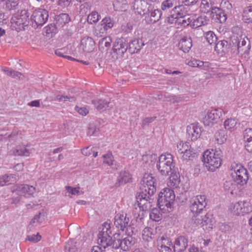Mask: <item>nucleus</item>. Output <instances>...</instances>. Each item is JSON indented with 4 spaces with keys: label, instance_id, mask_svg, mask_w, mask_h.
<instances>
[{
    "label": "nucleus",
    "instance_id": "53",
    "mask_svg": "<svg viewBox=\"0 0 252 252\" xmlns=\"http://www.w3.org/2000/svg\"><path fill=\"white\" fill-rule=\"evenodd\" d=\"M104 160L103 162L107 164L109 166H112L114 165V158L111 152H108L107 154H104L102 156Z\"/></svg>",
    "mask_w": 252,
    "mask_h": 252
},
{
    "label": "nucleus",
    "instance_id": "48",
    "mask_svg": "<svg viewBox=\"0 0 252 252\" xmlns=\"http://www.w3.org/2000/svg\"><path fill=\"white\" fill-rule=\"evenodd\" d=\"M107 32V30L100 22V23L98 24L95 28L94 34L98 37H102L104 34H106Z\"/></svg>",
    "mask_w": 252,
    "mask_h": 252
},
{
    "label": "nucleus",
    "instance_id": "31",
    "mask_svg": "<svg viewBox=\"0 0 252 252\" xmlns=\"http://www.w3.org/2000/svg\"><path fill=\"white\" fill-rule=\"evenodd\" d=\"M131 179V175L128 172L126 171H121L118 177L116 184H119L118 186L125 184L130 182Z\"/></svg>",
    "mask_w": 252,
    "mask_h": 252
},
{
    "label": "nucleus",
    "instance_id": "52",
    "mask_svg": "<svg viewBox=\"0 0 252 252\" xmlns=\"http://www.w3.org/2000/svg\"><path fill=\"white\" fill-rule=\"evenodd\" d=\"M242 204V215L252 212V205L249 201H243Z\"/></svg>",
    "mask_w": 252,
    "mask_h": 252
},
{
    "label": "nucleus",
    "instance_id": "38",
    "mask_svg": "<svg viewBox=\"0 0 252 252\" xmlns=\"http://www.w3.org/2000/svg\"><path fill=\"white\" fill-rule=\"evenodd\" d=\"M243 19L247 23H252V6L246 7L243 13Z\"/></svg>",
    "mask_w": 252,
    "mask_h": 252
},
{
    "label": "nucleus",
    "instance_id": "33",
    "mask_svg": "<svg viewBox=\"0 0 252 252\" xmlns=\"http://www.w3.org/2000/svg\"><path fill=\"white\" fill-rule=\"evenodd\" d=\"M80 244L74 240H69L64 246L65 252H75L78 251Z\"/></svg>",
    "mask_w": 252,
    "mask_h": 252
},
{
    "label": "nucleus",
    "instance_id": "63",
    "mask_svg": "<svg viewBox=\"0 0 252 252\" xmlns=\"http://www.w3.org/2000/svg\"><path fill=\"white\" fill-rule=\"evenodd\" d=\"M56 100L59 101H75V98L72 96H68L67 95H57L56 97Z\"/></svg>",
    "mask_w": 252,
    "mask_h": 252
},
{
    "label": "nucleus",
    "instance_id": "45",
    "mask_svg": "<svg viewBox=\"0 0 252 252\" xmlns=\"http://www.w3.org/2000/svg\"><path fill=\"white\" fill-rule=\"evenodd\" d=\"M70 17L68 14L62 13L59 15L57 18V24L62 27L70 21Z\"/></svg>",
    "mask_w": 252,
    "mask_h": 252
},
{
    "label": "nucleus",
    "instance_id": "61",
    "mask_svg": "<svg viewBox=\"0 0 252 252\" xmlns=\"http://www.w3.org/2000/svg\"><path fill=\"white\" fill-rule=\"evenodd\" d=\"M41 239V236L38 233L37 234H32L28 235L26 240H28L32 243H37Z\"/></svg>",
    "mask_w": 252,
    "mask_h": 252
},
{
    "label": "nucleus",
    "instance_id": "27",
    "mask_svg": "<svg viewBox=\"0 0 252 252\" xmlns=\"http://www.w3.org/2000/svg\"><path fill=\"white\" fill-rule=\"evenodd\" d=\"M15 156L28 157L32 153V150L24 146H18L12 151Z\"/></svg>",
    "mask_w": 252,
    "mask_h": 252
},
{
    "label": "nucleus",
    "instance_id": "64",
    "mask_svg": "<svg viewBox=\"0 0 252 252\" xmlns=\"http://www.w3.org/2000/svg\"><path fill=\"white\" fill-rule=\"evenodd\" d=\"M157 156L155 154L146 155L143 156L142 159L144 161L151 163L156 159Z\"/></svg>",
    "mask_w": 252,
    "mask_h": 252
},
{
    "label": "nucleus",
    "instance_id": "8",
    "mask_svg": "<svg viewBox=\"0 0 252 252\" xmlns=\"http://www.w3.org/2000/svg\"><path fill=\"white\" fill-rule=\"evenodd\" d=\"M207 204L205 195H198L193 196L189 200V209L191 212L197 215L201 213Z\"/></svg>",
    "mask_w": 252,
    "mask_h": 252
},
{
    "label": "nucleus",
    "instance_id": "41",
    "mask_svg": "<svg viewBox=\"0 0 252 252\" xmlns=\"http://www.w3.org/2000/svg\"><path fill=\"white\" fill-rule=\"evenodd\" d=\"M242 201H239L231 205L230 209L232 213L236 215H242Z\"/></svg>",
    "mask_w": 252,
    "mask_h": 252
},
{
    "label": "nucleus",
    "instance_id": "55",
    "mask_svg": "<svg viewBox=\"0 0 252 252\" xmlns=\"http://www.w3.org/2000/svg\"><path fill=\"white\" fill-rule=\"evenodd\" d=\"M189 146L187 143L183 141L178 142L177 144V150L178 154L181 156L184 152L188 150Z\"/></svg>",
    "mask_w": 252,
    "mask_h": 252
},
{
    "label": "nucleus",
    "instance_id": "51",
    "mask_svg": "<svg viewBox=\"0 0 252 252\" xmlns=\"http://www.w3.org/2000/svg\"><path fill=\"white\" fill-rule=\"evenodd\" d=\"M162 15L161 12L159 9H154L151 12L150 21L151 23H155L158 22Z\"/></svg>",
    "mask_w": 252,
    "mask_h": 252
},
{
    "label": "nucleus",
    "instance_id": "12",
    "mask_svg": "<svg viewBox=\"0 0 252 252\" xmlns=\"http://www.w3.org/2000/svg\"><path fill=\"white\" fill-rule=\"evenodd\" d=\"M114 225L122 231L127 229L129 226V219L126 214L122 212L116 214L114 218Z\"/></svg>",
    "mask_w": 252,
    "mask_h": 252
},
{
    "label": "nucleus",
    "instance_id": "28",
    "mask_svg": "<svg viewBox=\"0 0 252 252\" xmlns=\"http://www.w3.org/2000/svg\"><path fill=\"white\" fill-rule=\"evenodd\" d=\"M180 182L179 174L172 173L170 177L167 185L170 188V189H176L179 188Z\"/></svg>",
    "mask_w": 252,
    "mask_h": 252
},
{
    "label": "nucleus",
    "instance_id": "40",
    "mask_svg": "<svg viewBox=\"0 0 252 252\" xmlns=\"http://www.w3.org/2000/svg\"><path fill=\"white\" fill-rule=\"evenodd\" d=\"M2 70L7 76H11L13 78L18 77L20 79H23L24 78V75H23L21 73L14 70L11 68H2Z\"/></svg>",
    "mask_w": 252,
    "mask_h": 252
},
{
    "label": "nucleus",
    "instance_id": "16",
    "mask_svg": "<svg viewBox=\"0 0 252 252\" xmlns=\"http://www.w3.org/2000/svg\"><path fill=\"white\" fill-rule=\"evenodd\" d=\"M116 241L118 244V246L116 245L115 246L114 245L113 246V248H116V249L121 248L122 250L124 251H128L132 246L134 244V240L131 236H128L124 238L122 240L117 239Z\"/></svg>",
    "mask_w": 252,
    "mask_h": 252
},
{
    "label": "nucleus",
    "instance_id": "13",
    "mask_svg": "<svg viewBox=\"0 0 252 252\" xmlns=\"http://www.w3.org/2000/svg\"><path fill=\"white\" fill-rule=\"evenodd\" d=\"M221 116V112L218 109L208 111L203 118V124L206 126H212L219 121Z\"/></svg>",
    "mask_w": 252,
    "mask_h": 252
},
{
    "label": "nucleus",
    "instance_id": "47",
    "mask_svg": "<svg viewBox=\"0 0 252 252\" xmlns=\"http://www.w3.org/2000/svg\"><path fill=\"white\" fill-rule=\"evenodd\" d=\"M150 218L153 220L158 221L162 219V214L158 209L154 208L150 213Z\"/></svg>",
    "mask_w": 252,
    "mask_h": 252
},
{
    "label": "nucleus",
    "instance_id": "20",
    "mask_svg": "<svg viewBox=\"0 0 252 252\" xmlns=\"http://www.w3.org/2000/svg\"><path fill=\"white\" fill-rule=\"evenodd\" d=\"M17 190L21 195L26 197H30L35 193V188L28 185H21L18 186Z\"/></svg>",
    "mask_w": 252,
    "mask_h": 252
},
{
    "label": "nucleus",
    "instance_id": "19",
    "mask_svg": "<svg viewBox=\"0 0 252 252\" xmlns=\"http://www.w3.org/2000/svg\"><path fill=\"white\" fill-rule=\"evenodd\" d=\"M187 133L188 138L190 139L192 141H194L200 137L201 130L197 126L191 124L187 126Z\"/></svg>",
    "mask_w": 252,
    "mask_h": 252
},
{
    "label": "nucleus",
    "instance_id": "59",
    "mask_svg": "<svg viewBox=\"0 0 252 252\" xmlns=\"http://www.w3.org/2000/svg\"><path fill=\"white\" fill-rule=\"evenodd\" d=\"M193 18L191 16H187L186 18H180L179 19L178 22L181 24L182 26L185 27L192 23Z\"/></svg>",
    "mask_w": 252,
    "mask_h": 252
},
{
    "label": "nucleus",
    "instance_id": "3",
    "mask_svg": "<svg viewBox=\"0 0 252 252\" xmlns=\"http://www.w3.org/2000/svg\"><path fill=\"white\" fill-rule=\"evenodd\" d=\"M175 198L174 191L169 188L163 189L158 194V204L159 208L165 212H170L173 207Z\"/></svg>",
    "mask_w": 252,
    "mask_h": 252
},
{
    "label": "nucleus",
    "instance_id": "50",
    "mask_svg": "<svg viewBox=\"0 0 252 252\" xmlns=\"http://www.w3.org/2000/svg\"><path fill=\"white\" fill-rule=\"evenodd\" d=\"M211 0H202L200 4V8L204 13H207L212 10Z\"/></svg>",
    "mask_w": 252,
    "mask_h": 252
},
{
    "label": "nucleus",
    "instance_id": "43",
    "mask_svg": "<svg viewBox=\"0 0 252 252\" xmlns=\"http://www.w3.org/2000/svg\"><path fill=\"white\" fill-rule=\"evenodd\" d=\"M101 23L107 31H108L113 27L115 21L113 18H111L110 16H107L103 18L101 21Z\"/></svg>",
    "mask_w": 252,
    "mask_h": 252
},
{
    "label": "nucleus",
    "instance_id": "62",
    "mask_svg": "<svg viewBox=\"0 0 252 252\" xmlns=\"http://www.w3.org/2000/svg\"><path fill=\"white\" fill-rule=\"evenodd\" d=\"M45 32L47 36L49 35L50 34L55 33L56 32V28L54 24H50L45 27Z\"/></svg>",
    "mask_w": 252,
    "mask_h": 252
},
{
    "label": "nucleus",
    "instance_id": "5",
    "mask_svg": "<svg viewBox=\"0 0 252 252\" xmlns=\"http://www.w3.org/2000/svg\"><path fill=\"white\" fill-rule=\"evenodd\" d=\"M156 167L161 175L167 176L174 167L173 156L168 153L161 154L158 158Z\"/></svg>",
    "mask_w": 252,
    "mask_h": 252
},
{
    "label": "nucleus",
    "instance_id": "21",
    "mask_svg": "<svg viewBox=\"0 0 252 252\" xmlns=\"http://www.w3.org/2000/svg\"><path fill=\"white\" fill-rule=\"evenodd\" d=\"M18 176L16 174H5L0 176V187L8 185L16 182Z\"/></svg>",
    "mask_w": 252,
    "mask_h": 252
},
{
    "label": "nucleus",
    "instance_id": "7",
    "mask_svg": "<svg viewBox=\"0 0 252 252\" xmlns=\"http://www.w3.org/2000/svg\"><path fill=\"white\" fill-rule=\"evenodd\" d=\"M192 221L196 225H200L204 230L207 231L213 229L216 222L213 215L208 213L205 215L197 214L193 217Z\"/></svg>",
    "mask_w": 252,
    "mask_h": 252
},
{
    "label": "nucleus",
    "instance_id": "2",
    "mask_svg": "<svg viewBox=\"0 0 252 252\" xmlns=\"http://www.w3.org/2000/svg\"><path fill=\"white\" fill-rule=\"evenodd\" d=\"M100 230L97 235L98 244L102 247L104 249L111 247L114 242L116 243V241L113 239L112 236L114 234L112 233V227L111 224L108 221H106L102 224L99 228Z\"/></svg>",
    "mask_w": 252,
    "mask_h": 252
},
{
    "label": "nucleus",
    "instance_id": "11",
    "mask_svg": "<svg viewBox=\"0 0 252 252\" xmlns=\"http://www.w3.org/2000/svg\"><path fill=\"white\" fill-rule=\"evenodd\" d=\"M127 49V44L125 39H118L114 43L113 47V56L116 59L122 58Z\"/></svg>",
    "mask_w": 252,
    "mask_h": 252
},
{
    "label": "nucleus",
    "instance_id": "35",
    "mask_svg": "<svg viewBox=\"0 0 252 252\" xmlns=\"http://www.w3.org/2000/svg\"><path fill=\"white\" fill-rule=\"evenodd\" d=\"M111 39L110 37H105L99 40L98 47L100 50H107L110 47Z\"/></svg>",
    "mask_w": 252,
    "mask_h": 252
},
{
    "label": "nucleus",
    "instance_id": "57",
    "mask_svg": "<svg viewBox=\"0 0 252 252\" xmlns=\"http://www.w3.org/2000/svg\"><path fill=\"white\" fill-rule=\"evenodd\" d=\"M65 189L69 193L72 195H79L83 194V191H80V188H72L69 186L65 187Z\"/></svg>",
    "mask_w": 252,
    "mask_h": 252
},
{
    "label": "nucleus",
    "instance_id": "39",
    "mask_svg": "<svg viewBox=\"0 0 252 252\" xmlns=\"http://www.w3.org/2000/svg\"><path fill=\"white\" fill-rule=\"evenodd\" d=\"M113 6L117 11H125L128 7L126 0H115L113 3Z\"/></svg>",
    "mask_w": 252,
    "mask_h": 252
},
{
    "label": "nucleus",
    "instance_id": "58",
    "mask_svg": "<svg viewBox=\"0 0 252 252\" xmlns=\"http://www.w3.org/2000/svg\"><path fill=\"white\" fill-rule=\"evenodd\" d=\"M174 0H164L161 4V9L164 11L171 8L174 5Z\"/></svg>",
    "mask_w": 252,
    "mask_h": 252
},
{
    "label": "nucleus",
    "instance_id": "1",
    "mask_svg": "<svg viewBox=\"0 0 252 252\" xmlns=\"http://www.w3.org/2000/svg\"><path fill=\"white\" fill-rule=\"evenodd\" d=\"M202 161L207 169L214 172L221 164V152L216 149L207 150L203 155Z\"/></svg>",
    "mask_w": 252,
    "mask_h": 252
},
{
    "label": "nucleus",
    "instance_id": "17",
    "mask_svg": "<svg viewBox=\"0 0 252 252\" xmlns=\"http://www.w3.org/2000/svg\"><path fill=\"white\" fill-rule=\"evenodd\" d=\"M152 195L145 193L143 191H140L137 197V201L139 207H142L143 209H147L150 208L151 206L150 197Z\"/></svg>",
    "mask_w": 252,
    "mask_h": 252
},
{
    "label": "nucleus",
    "instance_id": "4",
    "mask_svg": "<svg viewBox=\"0 0 252 252\" xmlns=\"http://www.w3.org/2000/svg\"><path fill=\"white\" fill-rule=\"evenodd\" d=\"M230 46L234 53L246 58L249 54L250 44H247L246 40L241 37L233 35L231 37Z\"/></svg>",
    "mask_w": 252,
    "mask_h": 252
},
{
    "label": "nucleus",
    "instance_id": "22",
    "mask_svg": "<svg viewBox=\"0 0 252 252\" xmlns=\"http://www.w3.org/2000/svg\"><path fill=\"white\" fill-rule=\"evenodd\" d=\"M188 245V241L186 238L184 236H180L176 239L174 249L176 252H182L186 250Z\"/></svg>",
    "mask_w": 252,
    "mask_h": 252
},
{
    "label": "nucleus",
    "instance_id": "24",
    "mask_svg": "<svg viewBox=\"0 0 252 252\" xmlns=\"http://www.w3.org/2000/svg\"><path fill=\"white\" fill-rule=\"evenodd\" d=\"M211 16L213 19L219 21L220 23H224L227 19L225 13L218 7L212 8Z\"/></svg>",
    "mask_w": 252,
    "mask_h": 252
},
{
    "label": "nucleus",
    "instance_id": "25",
    "mask_svg": "<svg viewBox=\"0 0 252 252\" xmlns=\"http://www.w3.org/2000/svg\"><path fill=\"white\" fill-rule=\"evenodd\" d=\"M178 46L179 49L184 52H188L192 47L191 38L188 36H184L180 39Z\"/></svg>",
    "mask_w": 252,
    "mask_h": 252
},
{
    "label": "nucleus",
    "instance_id": "42",
    "mask_svg": "<svg viewBox=\"0 0 252 252\" xmlns=\"http://www.w3.org/2000/svg\"><path fill=\"white\" fill-rule=\"evenodd\" d=\"M158 246H172V243L170 239L166 236L162 235L157 238Z\"/></svg>",
    "mask_w": 252,
    "mask_h": 252
},
{
    "label": "nucleus",
    "instance_id": "46",
    "mask_svg": "<svg viewBox=\"0 0 252 252\" xmlns=\"http://www.w3.org/2000/svg\"><path fill=\"white\" fill-rule=\"evenodd\" d=\"M100 18V15L96 11H93L88 16L87 21L89 24H93L97 22Z\"/></svg>",
    "mask_w": 252,
    "mask_h": 252
},
{
    "label": "nucleus",
    "instance_id": "34",
    "mask_svg": "<svg viewBox=\"0 0 252 252\" xmlns=\"http://www.w3.org/2000/svg\"><path fill=\"white\" fill-rule=\"evenodd\" d=\"M208 20L205 16H200L195 19H193L191 24V27L193 28H197L204 25L207 23Z\"/></svg>",
    "mask_w": 252,
    "mask_h": 252
},
{
    "label": "nucleus",
    "instance_id": "32",
    "mask_svg": "<svg viewBox=\"0 0 252 252\" xmlns=\"http://www.w3.org/2000/svg\"><path fill=\"white\" fill-rule=\"evenodd\" d=\"M196 156V152L189 146L188 150L184 152L181 155V158L184 161H188L192 160Z\"/></svg>",
    "mask_w": 252,
    "mask_h": 252
},
{
    "label": "nucleus",
    "instance_id": "14",
    "mask_svg": "<svg viewBox=\"0 0 252 252\" xmlns=\"http://www.w3.org/2000/svg\"><path fill=\"white\" fill-rule=\"evenodd\" d=\"M160 231L158 226L146 227L142 231V237L143 240L150 242L151 241Z\"/></svg>",
    "mask_w": 252,
    "mask_h": 252
},
{
    "label": "nucleus",
    "instance_id": "30",
    "mask_svg": "<svg viewBox=\"0 0 252 252\" xmlns=\"http://www.w3.org/2000/svg\"><path fill=\"white\" fill-rule=\"evenodd\" d=\"M215 141L218 144L221 145L224 143L227 140V135L225 130L220 129L216 132L215 134Z\"/></svg>",
    "mask_w": 252,
    "mask_h": 252
},
{
    "label": "nucleus",
    "instance_id": "18",
    "mask_svg": "<svg viewBox=\"0 0 252 252\" xmlns=\"http://www.w3.org/2000/svg\"><path fill=\"white\" fill-rule=\"evenodd\" d=\"M94 47L95 42L92 38L85 37L82 39L80 48L84 52L89 53L93 51L94 49Z\"/></svg>",
    "mask_w": 252,
    "mask_h": 252
},
{
    "label": "nucleus",
    "instance_id": "23",
    "mask_svg": "<svg viewBox=\"0 0 252 252\" xmlns=\"http://www.w3.org/2000/svg\"><path fill=\"white\" fill-rule=\"evenodd\" d=\"M172 13H175L176 16L180 18H186L187 16H189L190 11L189 8L186 5H181L174 7L172 10Z\"/></svg>",
    "mask_w": 252,
    "mask_h": 252
},
{
    "label": "nucleus",
    "instance_id": "15",
    "mask_svg": "<svg viewBox=\"0 0 252 252\" xmlns=\"http://www.w3.org/2000/svg\"><path fill=\"white\" fill-rule=\"evenodd\" d=\"M132 8L136 13L141 15L145 14L149 10L145 0H135L132 3Z\"/></svg>",
    "mask_w": 252,
    "mask_h": 252
},
{
    "label": "nucleus",
    "instance_id": "54",
    "mask_svg": "<svg viewBox=\"0 0 252 252\" xmlns=\"http://www.w3.org/2000/svg\"><path fill=\"white\" fill-rule=\"evenodd\" d=\"M19 2L17 0H6L5 1V8L9 11L17 8Z\"/></svg>",
    "mask_w": 252,
    "mask_h": 252
},
{
    "label": "nucleus",
    "instance_id": "56",
    "mask_svg": "<svg viewBox=\"0 0 252 252\" xmlns=\"http://www.w3.org/2000/svg\"><path fill=\"white\" fill-rule=\"evenodd\" d=\"M236 186V185L233 184L232 181H225L224 183L223 188L225 190L230 192L232 194Z\"/></svg>",
    "mask_w": 252,
    "mask_h": 252
},
{
    "label": "nucleus",
    "instance_id": "44",
    "mask_svg": "<svg viewBox=\"0 0 252 252\" xmlns=\"http://www.w3.org/2000/svg\"><path fill=\"white\" fill-rule=\"evenodd\" d=\"M236 124L237 122L235 119H227L224 122V126L226 130L232 131L235 129Z\"/></svg>",
    "mask_w": 252,
    "mask_h": 252
},
{
    "label": "nucleus",
    "instance_id": "49",
    "mask_svg": "<svg viewBox=\"0 0 252 252\" xmlns=\"http://www.w3.org/2000/svg\"><path fill=\"white\" fill-rule=\"evenodd\" d=\"M205 36L207 41L210 44H215L217 40V37L215 33L212 31H208L205 33Z\"/></svg>",
    "mask_w": 252,
    "mask_h": 252
},
{
    "label": "nucleus",
    "instance_id": "10",
    "mask_svg": "<svg viewBox=\"0 0 252 252\" xmlns=\"http://www.w3.org/2000/svg\"><path fill=\"white\" fill-rule=\"evenodd\" d=\"M48 17L49 14L47 10L42 8L35 10L31 16L33 27L37 28L42 26L47 22Z\"/></svg>",
    "mask_w": 252,
    "mask_h": 252
},
{
    "label": "nucleus",
    "instance_id": "9",
    "mask_svg": "<svg viewBox=\"0 0 252 252\" xmlns=\"http://www.w3.org/2000/svg\"><path fill=\"white\" fill-rule=\"evenodd\" d=\"M156 179L150 174H145L141 182L140 191L145 193L154 194L156 190Z\"/></svg>",
    "mask_w": 252,
    "mask_h": 252
},
{
    "label": "nucleus",
    "instance_id": "36",
    "mask_svg": "<svg viewBox=\"0 0 252 252\" xmlns=\"http://www.w3.org/2000/svg\"><path fill=\"white\" fill-rule=\"evenodd\" d=\"M27 17L24 15H17L12 18L11 22L15 26L20 27L26 24Z\"/></svg>",
    "mask_w": 252,
    "mask_h": 252
},
{
    "label": "nucleus",
    "instance_id": "29",
    "mask_svg": "<svg viewBox=\"0 0 252 252\" xmlns=\"http://www.w3.org/2000/svg\"><path fill=\"white\" fill-rule=\"evenodd\" d=\"M229 45L226 40H220L216 43L215 50L218 54L222 55L227 51Z\"/></svg>",
    "mask_w": 252,
    "mask_h": 252
},
{
    "label": "nucleus",
    "instance_id": "6",
    "mask_svg": "<svg viewBox=\"0 0 252 252\" xmlns=\"http://www.w3.org/2000/svg\"><path fill=\"white\" fill-rule=\"evenodd\" d=\"M231 170L232 177L237 184L243 185L247 183L249 177L246 168L234 163L231 165Z\"/></svg>",
    "mask_w": 252,
    "mask_h": 252
},
{
    "label": "nucleus",
    "instance_id": "60",
    "mask_svg": "<svg viewBox=\"0 0 252 252\" xmlns=\"http://www.w3.org/2000/svg\"><path fill=\"white\" fill-rule=\"evenodd\" d=\"M244 143L252 141V129L247 128L243 133Z\"/></svg>",
    "mask_w": 252,
    "mask_h": 252
},
{
    "label": "nucleus",
    "instance_id": "26",
    "mask_svg": "<svg viewBox=\"0 0 252 252\" xmlns=\"http://www.w3.org/2000/svg\"><path fill=\"white\" fill-rule=\"evenodd\" d=\"M144 45L142 39L135 38L132 40L129 44V49L133 53H137Z\"/></svg>",
    "mask_w": 252,
    "mask_h": 252
},
{
    "label": "nucleus",
    "instance_id": "37",
    "mask_svg": "<svg viewBox=\"0 0 252 252\" xmlns=\"http://www.w3.org/2000/svg\"><path fill=\"white\" fill-rule=\"evenodd\" d=\"M95 108L98 110H104L108 107L109 102L103 99H96L92 101Z\"/></svg>",
    "mask_w": 252,
    "mask_h": 252
}]
</instances>
